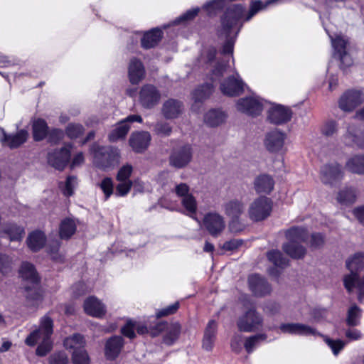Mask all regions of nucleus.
<instances>
[{"label":"nucleus","mask_w":364,"mask_h":364,"mask_svg":"<svg viewBox=\"0 0 364 364\" xmlns=\"http://www.w3.org/2000/svg\"><path fill=\"white\" fill-rule=\"evenodd\" d=\"M280 331L284 333L299 336H321L316 328L300 323H282L279 326Z\"/></svg>","instance_id":"obj_19"},{"label":"nucleus","mask_w":364,"mask_h":364,"mask_svg":"<svg viewBox=\"0 0 364 364\" xmlns=\"http://www.w3.org/2000/svg\"><path fill=\"white\" fill-rule=\"evenodd\" d=\"M215 53L216 50L213 48L210 49L208 53V60L212 67L210 80L213 82H220V90L225 95L234 97L241 95L244 92L245 84L237 73L232 76L222 80L224 73L227 72V66L224 63L214 60Z\"/></svg>","instance_id":"obj_1"},{"label":"nucleus","mask_w":364,"mask_h":364,"mask_svg":"<svg viewBox=\"0 0 364 364\" xmlns=\"http://www.w3.org/2000/svg\"><path fill=\"white\" fill-rule=\"evenodd\" d=\"M331 44L334 50V55L337 56L341 61L342 68H347L350 66L353 60L350 55L347 52V44L348 43V38L341 35H337L335 37L328 34Z\"/></svg>","instance_id":"obj_10"},{"label":"nucleus","mask_w":364,"mask_h":364,"mask_svg":"<svg viewBox=\"0 0 364 364\" xmlns=\"http://www.w3.org/2000/svg\"><path fill=\"white\" fill-rule=\"evenodd\" d=\"M46 240L45 234L41 231L36 230L28 235L26 242L33 252H37L45 245Z\"/></svg>","instance_id":"obj_35"},{"label":"nucleus","mask_w":364,"mask_h":364,"mask_svg":"<svg viewBox=\"0 0 364 364\" xmlns=\"http://www.w3.org/2000/svg\"><path fill=\"white\" fill-rule=\"evenodd\" d=\"M262 321L261 315L255 309H250L238 318L237 324L240 331L252 332L262 327Z\"/></svg>","instance_id":"obj_11"},{"label":"nucleus","mask_w":364,"mask_h":364,"mask_svg":"<svg viewBox=\"0 0 364 364\" xmlns=\"http://www.w3.org/2000/svg\"><path fill=\"white\" fill-rule=\"evenodd\" d=\"M268 259L275 266L284 268L288 265L289 260L279 250H272L267 252Z\"/></svg>","instance_id":"obj_43"},{"label":"nucleus","mask_w":364,"mask_h":364,"mask_svg":"<svg viewBox=\"0 0 364 364\" xmlns=\"http://www.w3.org/2000/svg\"><path fill=\"white\" fill-rule=\"evenodd\" d=\"M50 364H68V358L65 353L59 352L50 358Z\"/></svg>","instance_id":"obj_60"},{"label":"nucleus","mask_w":364,"mask_h":364,"mask_svg":"<svg viewBox=\"0 0 364 364\" xmlns=\"http://www.w3.org/2000/svg\"><path fill=\"white\" fill-rule=\"evenodd\" d=\"M217 323L214 320H210L205 328L204 336L215 339Z\"/></svg>","instance_id":"obj_64"},{"label":"nucleus","mask_w":364,"mask_h":364,"mask_svg":"<svg viewBox=\"0 0 364 364\" xmlns=\"http://www.w3.org/2000/svg\"><path fill=\"white\" fill-rule=\"evenodd\" d=\"M263 107V100L255 95L241 98L236 103V108L238 111L252 116L259 114Z\"/></svg>","instance_id":"obj_14"},{"label":"nucleus","mask_w":364,"mask_h":364,"mask_svg":"<svg viewBox=\"0 0 364 364\" xmlns=\"http://www.w3.org/2000/svg\"><path fill=\"white\" fill-rule=\"evenodd\" d=\"M135 326L136 321H128L124 327L122 328V333L124 336L128 337L129 338H133L135 337Z\"/></svg>","instance_id":"obj_59"},{"label":"nucleus","mask_w":364,"mask_h":364,"mask_svg":"<svg viewBox=\"0 0 364 364\" xmlns=\"http://www.w3.org/2000/svg\"><path fill=\"white\" fill-rule=\"evenodd\" d=\"M364 100L363 94L358 90H348L339 99V108L344 112H351Z\"/></svg>","instance_id":"obj_17"},{"label":"nucleus","mask_w":364,"mask_h":364,"mask_svg":"<svg viewBox=\"0 0 364 364\" xmlns=\"http://www.w3.org/2000/svg\"><path fill=\"white\" fill-rule=\"evenodd\" d=\"M77 183L76 177L73 176H68L65 184L63 186H60L63 194L66 196H72Z\"/></svg>","instance_id":"obj_53"},{"label":"nucleus","mask_w":364,"mask_h":364,"mask_svg":"<svg viewBox=\"0 0 364 364\" xmlns=\"http://www.w3.org/2000/svg\"><path fill=\"white\" fill-rule=\"evenodd\" d=\"M134 122H141L142 118L139 115L133 114L120 121L109 134L108 137L109 141L114 142L124 139L130 129L129 124Z\"/></svg>","instance_id":"obj_16"},{"label":"nucleus","mask_w":364,"mask_h":364,"mask_svg":"<svg viewBox=\"0 0 364 364\" xmlns=\"http://www.w3.org/2000/svg\"><path fill=\"white\" fill-rule=\"evenodd\" d=\"M21 277L23 279L33 284V287H26L28 292L27 297L33 301H39L42 299V294L38 288L39 277L34 268V266L29 262H23L19 271Z\"/></svg>","instance_id":"obj_6"},{"label":"nucleus","mask_w":364,"mask_h":364,"mask_svg":"<svg viewBox=\"0 0 364 364\" xmlns=\"http://www.w3.org/2000/svg\"><path fill=\"white\" fill-rule=\"evenodd\" d=\"M288 242L283 245V250L294 259H300L306 254V249L299 243L306 242L308 234L304 228L295 227L286 232Z\"/></svg>","instance_id":"obj_4"},{"label":"nucleus","mask_w":364,"mask_h":364,"mask_svg":"<svg viewBox=\"0 0 364 364\" xmlns=\"http://www.w3.org/2000/svg\"><path fill=\"white\" fill-rule=\"evenodd\" d=\"M155 132L161 136H168L171 133L172 129L168 123L158 122L154 127Z\"/></svg>","instance_id":"obj_58"},{"label":"nucleus","mask_w":364,"mask_h":364,"mask_svg":"<svg viewBox=\"0 0 364 364\" xmlns=\"http://www.w3.org/2000/svg\"><path fill=\"white\" fill-rule=\"evenodd\" d=\"M338 131V123L334 120L326 121L321 127V133L326 136H332Z\"/></svg>","instance_id":"obj_51"},{"label":"nucleus","mask_w":364,"mask_h":364,"mask_svg":"<svg viewBox=\"0 0 364 364\" xmlns=\"http://www.w3.org/2000/svg\"><path fill=\"white\" fill-rule=\"evenodd\" d=\"M355 191L353 188H346L341 191L338 193L337 200L340 203L348 204L355 200Z\"/></svg>","instance_id":"obj_46"},{"label":"nucleus","mask_w":364,"mask_h":364,"mask_svg":"<svg viewBox=\"0 0 364 364\" xmlns=\"http://www.w3.org/2000/svg\"><path fill=\"white\" fill-rule=\"evenodd\" d=\"M353 275L347 277L345 279V288L348 293L356 291L358 294V300L361 302L364 298V276L361 282L356 281Z\"/></svg>","instance_id":"obj_34"},{"label":"nucleus","mask_w":364,"mask_h":364,"mask_svg":"<svg viewBox=\"0 0 364 364\" xmlns=\"http://www.w3.org/2000/svg\"><path fill=\"white\" fill-rule=\"evenodd\" d=\"M292 112L288 107L280 105H272L268 109L267 119L274 124H282L289 122Z\"/></svg>","instance_id":"obj_18"},{"label":"nucleus","mask_w":364,"mask_h":364,"mask_svg":"<svg viewBox=\"0 0 364 364\" xmlns=\"http://www.w3.org/2000/svg\"><path fill=\"white\" fill-rule=\"evenodd\" d=\"M48 127L45 120L37 119L33 123V136L35 141H41L48 135Z\"/></svg>","instance_id":"obj_39"},{"label":"nucleus","mask_w":364,"mask_h":364,"mask_svg":"<svg viewBox=\"0 0 364 364\" xmlns=\"http://www.w3.org/2000/svg\"><path fill=\"white\" fill-rule=\"evenodd\" d=\"M272 210V202L267 197H259L254 200L249 205L248 216L254 222L267 218Z\"/></svg>","instance_id":"obj_7"},{"label":"nucleus","mask_w":364,"mask_h":364,"mask_svg":"<svg viewBox=\"0 0 364 364\" xmlns=\"http://www.w3.org/2000/svg\"><path fill=\"white\" fill-rule=\"evenodd\" d=\"M274 181L267 174H261L255 178L254 188L258 193H269L274 188Z\"/></svg>","instance_id":"obj_31"},{"label":"nucleus","mask_w":364,"mask_h":364,"mask_svg":"<svg viewBox=\"0 0 364 364\" xmlns=\"http://www.w3.org/2000/svg\"><path fill=\"white\" fill-rule=\"evenodd\" d=\"M145 75V70L142 63L133 58L131 60L129 65V77L132 84H138Z\"/></svg>","instance_id":"obj_30"},{"label":"nucleus","mask_w":364,"mask_h":364,"mask_svg":"<svg viewBox=\"0 0 364 364\" xmlns=\"http://www.w3.org/2000/svg\"><path fill=\"white\" fill-rule=\"evenodd\" d=\"M250 290L257 296H263L271 292V287L268 282L258 274L250 275L248 278Z\"/></svg>","instance_id":"obj_24"},{"label":"nucleus","mask_w":364,"mask_h":364,"mask_svg":"<svg viewBox=\"0 0 364 364\" xmlns=\"http://www.w3.org/2000/svg\"><path fill=\"white\" fill-rule=\"evenodd\" d=\"M347 269L350 272V274H346L343 278V283L347 277L353 275L356 281H363V277H358L357 272L364 269V253L357 252L352 257H349L346 262Z\"/></svg>","instance_id":"obj_26"},{"label":"nucleus","mask_w":364,"mask_h":364,"mask_svg":"<svg viewBox=\"0 0 364 364\" xmlns=\"http://www.w3.org/2000/svg\"><path fill=\"white\" fill-rule=\"evenodd\" d=\"M161 95L157 89L151 85L143 86L139 92V101L145 108H152L156 105Z\"/></svg>","instance_id":"obj_21"},{"label":"nucleus","mask_w":364,"mask_h":364,"mask_svg":"<svg viewBox=\"0 0 364 364\" xmlns=\"http://www.w3.org/2000/svg\"><path fill=\"white\" fill-rule=\"evenodd\" d=\"M225 4V0H212L203 6L209 15L215 14L216 12L223 8Z\"/></svg>","instance_id":"obj_50"},{"label":"nucleus","mask_w":364,"mask_h":364,"mask_svg":"<svg viewBox=\"0 0 364 364\" xmlns=\"http://www.w3.org/2000/svg\"><path fill=\"white\" fill-rule=\"evenodd\" d=\"M119 184L116 187V196L122 197L125 196L128 194L132 186V181H119Z\"/></svg>","instance_id":"obj_57"},{"label":"nucleus","mask_w":364,"mask_h":364,"mask_svg":"<svg viewBox=\"0 0 364 364\" xmlns=\"http://www.w3.org/2000/svg\"><path fill=\"white\" fill-rule=\"evenodd\" d=\"M226 114L220 109H210L205 115V122L210 127H217L226 119Z\"/></svg>","instance_id":"obj_37"},{"label":"nucleus","mask_w":364,"mask_h":364,"mask_svg":"<svg viewBox=\"0 0 364 364\" xmlns=\"http://www.w3.org/2000/svg\"><path fill=\"white\" fill-rule=\"evenodd\" d=\"M52 333L53 321L48 316H45L41 319L39 328L31 332L25 342L30 346H33L40 342L36 349V354L39 356H44L51 350L50 337Z\"/></svg>","instance_id":"obj_3"},{"label":"nucleus","mask_w":364,"mask_h":364,"mask_svg":"<svg viewBox=\"0 0 364 364\" xmlns=\"http://www.w3.org/2000/svg\"><path fill=\"white\" fill-rule=\"evenodd\" d=\"M346 168L353 173L364 174V154L355 155L348 159Z\"/></svg>","instance_id":"obj_38"},{"label":"nucleus","mask_w":364,"mask_h":364,"mask_svg":"<svg viewBox=\"0 0 364 364\" xmlns=\"http://www.w3.org/2000/svg\"><path fill=\"white\" fill-rule=\"evenodd\" d=\"M100 188L105 194V200H107L113 193L114 185L110 178H105L99 184Z\"/></svg>","instance_id":"obj_52"},{"label":"nucleus","mask_w":364,"mask_h":364,"mask_svg":"<svg viewBox=\"0 0 364 364\" xmlns=\"http://www.w3.org/2000/svg\"><path fill=\"white\" fill-rule=\"evenodd\" d=\"M358 131L354 125H349L344 136L345 143L348 145L355 144L364 149V132L359 136Z\"/></svg>","instance_id":"obj_33"},{"label":"nucleus","mask_w":364,"mask_h":364,"mask_svg":"<svg viewBox=\"0 0 364 364\" xmlns=\"http://www.w3.org/2000/svg\"><path fill=\"white\" fill-rule=\"evenodd\" d=\"M287 135L285 133L274 129L269 132L265 137L264 145L270 152H279L282 150Z\"/></svg>","instance_id":"obj_22"},{"label":"nucleus","mask_w":364,"mask_h":364,"mask_svg":"<svg viewBox=\"0 0 364 364\" xmlns=\"http://www.w3.org/2000/svg\"><path fill=\"white\" fill-rule=\"evenodd\" d=\"M183 111L182 103L178 100L170 99L166 101L162 107V113L166 119H174Z\"/></svg>","instance_id":"obj_32"},{"label":"nucleus","mask_w":364,"mask_h":364,"mask_svg":"<svg viewBox=\"0 0 364 364\" xmlns=\"http://www.w3.org/2000/svg\"><path fill=\"white\" fill-rule=\"evenodd\" d=\"M324 341L331 349L333 354L336 356L339 354L341 350H342L346 345V342L344 341L333 340L326 336H324Z\"/></svg>","instance_id":"obj_49"},{"label":"nucleus","mask_w":364,"mask_h":364,"mask_svg":"<svg viewBox=\"0 0 364 364\" xmlns=\"http://www.w3.org/2000/svg\"><path fill=\"white\" fill-rule=\"evenodd\" d=\"M193 150L189 144L183 145L173 149L169 157L171 166L182 168L186 166L191 161Z\"/></svg>","instance_id":"obj_13"},{"label":"nucleus","mask_w":364,"mask_h":364,"mask_svg":"<svg viewBox=\"0 0 364 364\" xmlns=\"http://www.w3.org/2000/svg\"><path fill=\"white\" fill-rule=\"evenodd\" d=\"M124 346V340L119 336H114L107 340L105 346V355L107 360H115Z\"/></svg>","instance_id":"obj_25"},{"label":"nucleus","mask_w":364,"mask_h":364,"mask_svg":"<svg viewBox=\"0 0 364 364\" xmlns=\"http://www.w3.org/2000/svg\"><path fill=\"white\" fill-rule=\"evenodd\" d=\"M162 31L159 28H154L146 32L141 38V46L144 48L154 47L160 41Z\"/></svg>","instance_id":"obj_36"},{"label":"nucleus","mask_w":364,"mask_h":364,"mask_svg":"<svg viewBox=\"0 0 364 364\" xmlns=\"http://www.w3.org/2000/svg\"><path fill=\"white\" fill-rule=\"evenodd\" d=\"M213 92V86L210 84H204L196 88L192 95V99L196 103L202 102L208 99Z\"/></svg>","instance_id":"obj_40"},{"label":"nucleus","mask_w":364,"mask_h":364,"mask_svg":"<svg viewBox=\"0 0 364 364\" xmlns=\"http://www.w3.org/2000/svg\"><path fill=\"white\" fill-rule=\"evenodd\" d=\"M165 328H166V333L164 341L168 345H171L176 341L181 332V326L178 323H173L169 325L159 323L154 329L151 330L150 333L155 336Z\"/></svg>","instance_id":"obj_20"},{"label":"nucleus","mask_w":364,"mask_h":364,"mask_svg":"<svg viewBox=\"0 0 364 364\" xmlns=\"http://www.w3.org/2000/svg\"><path fill=\"white\" fill-rule=\"evenodd\" d=\"M361 310L356 305L352 306L348 311L346 323L348 326H355L360 323Z\"/></svg>","instance_id":"obj_44"},{"label":"nucleus","mask_w":364,"mask_h":364,"mask_svg":"<svg viewBox=\"0 0 364 364\" xmlns=\"http://www.w3.org/2000/svg\"><path fill=\"white\" fill-rule=\"evenodd\" d=\"M267 336L265 334H257L250 337H248L245 343V348L247 353L253 351L255 348L259 343V342L265 341Z\"/></svg>","instance_id":"obj_47"},{"label":"nucleus","mask_w":364,"mask_h":364,"mask_svg":"<svg viewBox=\"0 0 364 364\" xmlns=\"http://www.w3.org/2000/svg\"><path fill=\"white\" fill-rule=\"evenodd\" d=\"M97 165L102 168H107L119 162V151L112 146L100 147L95 152Z\"/></svg>","instance_id":"obj_8"},{"label":"nucleus","mask_w":364,"mask_h":364,"mask_svg":"<svg viewBox=\"0 0 364 364\" xmlns=\"http://www.w3.org/2000/svg\"><path fill=\"white\" fill-rule=\"evenodd\" d=\"M133 171V168L129 164H126L123 166L118 171L117 176V180L118 181H131L129 178L131 176Z\"/></svg>","instance_id":"obj_56"},{"label":"nucleus","mask_w":364,"mask_h":364,"mask_svg":"<svg viewBox=\"0 0 364 364\" xmlns=\"http://www.w3.org/2000/svg\"><path fill=\"white\" fill-rule=\"evenodd\" d=\"M277 1V0H269L264 3L261 1H252L250 11L246 16L244 15L245 9L242 6L237 4L230 6L221 20L223 30L229 36L231 30L237 26L240 20L244 18V21H248L259 11Z\"/></svg>","instance_id":"obj_2"},{"label":"nucleus","mask_w":364,"mask_h":364,"mask_svg":"<svg viewBox=\"0 0 364 364\" xmlns=\"http://www.w3.org/2000/svg\"><path fill=\"white\" fill-rule=\"evenodd\" d=\"M189 186L185 183H181L179 184H177L174 188L175 193L178 197L181 198V199L191 194L189 193Z\"/></svg>","instance_id":"obj_61"},{"label":"nucleus","mask_w":364,"mask_h":364,"mask_svg":"<svg viewBox=\"0 0 364 364\" xmlns=\"http://www.w3.org/2000/svg\"><path fill=\"white\" fill-rule=\"evenodd\" d=\"M343 176L341 166L336 162L326 164L320 170V180L327 186H333L339 182Z\"/></svg>","instance_id":"obj_12"},{"label":"nucleus","mask_w":364,"mask_h":364,"mask_svg":"<svg viewBox=\"0 0 364 364\" xmlns=\"http://www.w3.org/2000/svg\"><path fill=\"white\" fill-rule=\"evenodd\" d=\"M151 135L147 132L133 133L129 139V144L136 152H142L147 149Z\"/></svg>","instance_id":"obj_28"},{"label":"nucleus","mask_w":364,"mask_h":364,"mask_svg":"<svg viewBox=\"0 0 364 364\" xmlns=\"http://www.w3.org/2000/svg\"><path fill=\"white\" fill-rule=\"evenodd\" d=\"M72 358L73 364H90V358L85 350L73 351Z\"/></svg>","instance_id":"obj_55"},{"label":"nucleus","mask_w":364,"mask_h":364,"mask_svg":"<svg viewBox=\"0 0 364 364\" xmlns=\"http://www.w3.org/2000/svg\"><path fill=\"white\" fill-rule=\"evenodd\" d=\"M66 134L70 139H75L82 134L84 132L83 127L80 124H70L66 127Z\"/></svg>","instance_id":"obj_54"},{"label":"nucleus","mask_w":364,"mask_h":364,"mask_svg":"<svg viewBox=\"0 0 364 364\" xmlns=\"http://www.w3.org/2000/svg\"><path fill=\"white\" fill-rule=\"evenodd\" d=\"M64 137V132L61 129H54L49 133V141L53 144L60 142Z\"/></svg>","instance_id":"obj_63"},{"label":"nucleus","mask_w":364,"mask_h":364,"mask_svg":"<svg viewBox=\"0 0 364 364\" xmlns=\"http://www.w3.org/2000/svg\"><path fill=\"white\" fill-rule=\"evenodd\" d=\"M71 149L70 144H66L60 149L50 152L48 156V164L55 169H64L69 161Z\"/></svg>","instance_id":"obj_15"},{"label":"nucleus","mask_w":364,"mask_h":364,"mask_svg":"<svg viewBox=\"0 0 364 364\" xmlns=\"http://www.w3.org/2000/svg\"><path fill=\"white\" fill-rule=\"evenodd\" d=\"M76 225L70 218L64 219L60 225V237L62 239H69L75 232Z\"/></svg>","instance_id":"obj_42"},{"label":"nucleus","mask_w":364,"mask_h":364,"mask_svg":"<svg viewBox=\"0 0 364 364\" xmlns=\"http://www.w3.org/2000/svg\"><path fill=\"white\" fill-rule=\"evenodd\" d=\"M245 210V203L240 200H230L225 203L224 210L226 215L230 218L229 229L232 232L242 231L246 224L242 218Z\"/></svg>","instance_id":"obj_5"},{"label":"nucleus","mask_w":364,"mask_h":364,"mask_svg":"<svg viewBox=\"0 0 364 364\" xmlns=\"http://www.w3.org/2000/svg\"><path fill=\"white\" fill-rule=\"evenodd\" d=\"M199 11L198 8L192 9L191 10L187 11L185 14L178 17L176 21V23H179L181 22L186 21L193 19L195 18Z\"/></svg>","instance_id":"obj_62"},{"label":"nucleus","mask_w":364,"mask_h":364,"mask_svg":"<svg viewBox=\"0 0 364 364\" xmlns=\"http://www.w3.org/2000/svg\"><path fill=\"white\" fill-rule=\"evenodd\" d=\"M181 203L186 210L187 214L189 216L193 217L197 210V201L195 197L191 193L181 199Z\"/></svg>","instance_id":"obj_45"},{"label":"nucleus","mask_w":364,"mask_h":364,"mask_svg":"<svg viewBox=\"0 0 364 364\" xmlns=\"http://www.w3.org/2000/svg\"><path fill=\"white\" fill-rule=\"evenodd\" d=\"M60 246V241L58 240L49 242L47 246L48 252L50 255L51 258L56 262L63 261V255L59 252Z\"/></svg>","instance_id":"obj_48"},{"label":"nucleus","mask_w":364,"mask_h":364,"mask_svg":"<svg viewBox=\"0 0 364 364\" xmlns=\"http://www.w3.org/2000/svg\"><path fill=\"white\" fill-rule=\"evenodd\" d=\"M202 223L205 229L213 237H218L225 228L223 216L215 211L205 213Z\"/></svg>","instance_id":"obj_9"},{"label":"nucleus","mask_w":364,"mask_h":364,"mask_svg":"<svg viewBox=\"0 0 364 364\" xmlns=\"http://www.w3.org/2000/svg\"><path fill=\"white\" fill-rule=\"evenodd\" d=\"M85 341L83 336L80 334H74L66 338L64 341L65 347L68 349H73V351L85 350Z\"/></svg>","instance_id":"obj_41"},{"label":"nucleus","mask_w":364,"mask_h":364,"mask_svg":"<svg viewBox=\"0 0 364 364\" xmlns=\"http://www.w3.org/2000/svg\"><path fill=\"white\" fill-rule=\"evenodd\" d=\"M24 234V228L14 223H4L0 229L1 237H4L5 235L10 241H21Z\"/></svg>","instance_id":"obj_27"},{"label":"nucleus","mask_w":364,"mask_h":364,"mask_svg":"<svg viewBox=\"0 0 364 364\" xmlns=\"http://www.w3.org/2000/svg\"><path fill=\"white\" fill-rule=\"evenodd\" d=\"M3 136L1 138V141L11 149L17 148L23 144L27 139L28 132L21 129L15 134H7L2 130Z\"/></svg>","instance_id":"obj_29"},{"label":"nucleus","mask_w":364,"mask_h":364,"mask_svg":"<svg viewBox=\"0 0 364 364\" xmlns=\"http://www.w3.org/2000/svg\"><path fill=\"white\" fill-rule=\"evenodd\" d=\"M83 309L85 312L95 318H102L106 314L105 304L94 296H89L84 301Z\"/></svg>","instance_id":"obj_23"}]
</instances>
